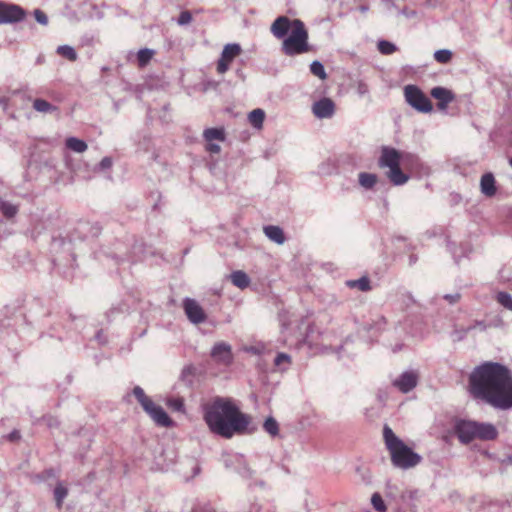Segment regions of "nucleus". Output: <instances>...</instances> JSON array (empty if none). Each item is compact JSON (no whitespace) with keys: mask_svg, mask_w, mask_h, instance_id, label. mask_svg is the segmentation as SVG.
<instances>
[{"mask_svg":"<svg viewBox=\"0 0 512 512\" xmlns=\"http://www.w3.org/2000/svg\"><path fill=\"white\" fill-rule=\"evenodd\" d=\"M469 391L475 399L494 408H512V372L496 362H485L469 376Z\"/></svg>","mask_w":512,"mask_h":512,"instance_id":"1","label":"nucleus"},{"mask_svg":"<svg viewBox=\"0 0 512 512\" xmlns=\"http://www.w3.org/2000/svg\"><path fill=\"white\" fill-rule=\"evenodd\" d=\"M203 419L209 430L223 438L243 434L251 417L240 411L230 398L215 397L203 407Z\"/></svg>","mask_w":512,"mask_h":512,"instance_id":"2","label":"nucleus"},{"mask_svg":"<svg viewBox=\"0 0 512 512\" xmlns=\"http://www.w3.org/2000/svg\"><path fill=\"white\" fill-rule=\"evenodd\" d=\"M383 440L393 466L408 470L421 463V455L406 445L388 425L383 428Z\"/></svg>","mask_w":512,"mask_h":512,"instance_id":"3","label":"nucleus"},{"mask_svg":"<svg viewBox=\"0 0 512 512\" xmlns=\"http://www.w3.org/2000/svg\"><path fill=\"white\" fill-rule=\"evenodd\" d=\"M401 161L402 153L397 149L388 146L381 148L378 166L381 169H387L385 175L395 186L404 185L409 180V175L401 169Z\"/></svg>","mask_w":512,"mask_h":512,"instance_id":"4","label":"nucleus"},{"mask_svg":"<svg viewBox=\"0 0 512 512\" xmlns=\"http://www.w3.org/2000/svg\"><path fill=\"white\" fill-rule=\"evenodd\" d=\"M282 51L288 56L299 55L309 51L308 31L301 20H293V29L290 35L284 39Z\"/></svg>","mask_w":512,"mask_h":512,"instance_id":"5","label":"nucleus"},{"mask_svg":"<svg viewBox=\"0 0 512 512\" xmlns=\"http://www.w3.org/2000/svg\"><path fill=\"white\" fill-rule=\"evenodd\" d=\"M133 395L140 403L143 410L156 423V425L161 427H171L173 425L172 419L168 416L164 409L161 406L155 404L153 400L145 394L141 387H134Z\"/></svg>","mask_w":512,"mask_h":512,"instance_id":"6","label":"nucleus"},{"mask_svg":"<svg viewBox=\"0 0 512 512\" xmlns=\"http://www.w3.org/2000/svg\"><path fill=\"white\" fill-rule=\"evenodd\" d=\"M404 97L406 102L415 110L421 113H430L433 105L430 99L416 85H407L404 87Z\"/></svg>","mask_w":512,"mask_h":512,"instance_id":"7","label":"nucleus"},{"mask_svg":"<svg viewBox=\"0 0 512 512\" xmlns=\"http://www.w3.org/2000/svg\"><path fill=\"white\" fill-rule=\"evenodd\" d=\"M241 52L242 49L239 44L233 43L225 45L217 63V73H226L230 68V64L241 54Z\"/></svg>","mask_w":512,"mask_h":512,"instance_id":"8","label":"nucleus"},{"mask_svg":"<svg viewBox=\"0 0 512 512\" xmlns=\"http://www.w3.org/2000/svg\"><path fill=\"white\" fill-rule=\"evenodd\" d=\"M25 15L26 12L20 6L0 2V24L19 22Z\"/></svg>","mask_w":512,"mask_h":512,"instance_id":"9","label":"nucleus"},{"mask_svg":"<svg viewBox=\"0 0 512 512\" xmlns=\"http://www.w3.org/2000/svg\"><path fill=\"white\" fill-rule=\"evenodd\" d=\"M183 309L190 322L194 324L203 323L207 316L201 305L194 299L186 298L183 300Z\"/></svg>","mask_w":512,"mask_h":512,"instance_id":"10","label":"nucleus"},{"mask_svg":"<svg viewBox=\"0 0 512 512\" xmlns=\"http://www.w3.org/2000/svg\"><path fill=\"white\" fill-rule=\"evenodd\" d=\"M476 421L460 420L455 425V434L459 441L463 444H468L476 440Z\"/></svg>","mask_w":512,"mask_h":512,"instance_id":"11","label":"nucleus"},{"mask_svg":"<svg viewBox=\"0 0 512 512\" xmlns=\"http://www.w3.org/2000/svg\"><path fill=\"white\" fill-rule=\"evenodd\" d=\"M211 357L219 364L228 366L233 361L231 346L225 342H218L211 351Z\"/></svg>","mask_w":512,"mask_h":512,"instance_id":"12","label":"nucleus"},{"mask_svg":"<svg viewBox=\"0 0 512 512\" xmlns=\"http://www.w3.org/2000/svg\"><path fill=\"white\" fill-rule=\"evenodd\" d=\"M335 108L334 101L324 97L312 105V112L319 119L331 118L335 113Z\"/></svg>","mask_w":512,"mask_h":512,"instance_id":"13","label":"nucleus"},{"mask_svg":"<svg viewBox=\"0 0 512 512\" xmlns=\"http://www.w3.org/2000/svg\"><path fill=\"white\" fill-rule=\"evenodd\" d=\"M293 29V20L291 21L286 16H279L275 19V21L271 25L272 34L278 38H284L289 30Z\"/></svg>","mask_w":512,"mask_h":512,"instance_id":"14","label":"nucleus"},{"mask_svg":"<svg viewBox=\"0 0 512 512\" xmlns=\"http://www.w3.org/2000/svg\"><path fill=\"white\" fill-rule=\"evenodd\" d=\"M430 94L433 98H435L438 101L437 107L440 110L446 109L449 103H451L454 100L453 93L450 90L443 87H434L433 89H431Z\"/></svg>","mask_w":512,"mask_h":512,"instance_id":"15","label":"nucleus"},{"mask_svg":"<svg viewBox=\"0 0 512 512\" xmlns=\"http://www.w3.org/2000/svg\"><path fill=\"white\" fill-rule=\"evenodd\" d=\"M476 439L482 441L495 440L498 437V431L496 427L491 423H480L476 422Z\"/></svg>","mask_w":512,"mask_h":512,"instance_id":"16","label":"nucleus"},{"mask_svg":"<svg viewBox=\"0 0 512 512\" xmlns=\"http://www.w3.org/2000/svg\"><path fill=\"white\" fill-rule=\"evenodd\" d=\"M417 384V376L413 372L403 373L399 379L394 382V385L399 388L403 393L411 391Z\"/></svg>","mask_w":512,"mask_h":512,"instance_id":"17","label":"nucleus"},{"mask_svg":"<svg viewBox=\"0 0 512 512\" xmlns=\"http://www.w3.org/2000/svg\"><path fill=\"white\" fill-rule=\"evenodd\" d=\"M481 192L487 197H493L496 194V181L491 173H486L481 177Z\"/></svg>","mask_w":512,"mask_h":512,"instance_id":"18","label":"nucleus"},{"mask_svg":"<svg viewBox=\"0 0 512 512\" xmlns=\"http://www.w3.org/2000/svg\"><path fill=\"white\" fill-rule=\"evenodd\" d=\"M265 235L277 244H283L285 242V236L282 229L278 226L269 225L264 227Z\"/></svg>","mask_w":512,"mask_h":512,"instance_id":"19","label":"nucleus"},{"mask_svg":"<svg viewBox=\"0 0 512 512\" xmlns=\"http://www.w3.org/2000/svg\"><path fill=\"white\" fill-rule=\"evenodd\" d=\"M230 280L233 283V285H235L236 287H238L240 289H245L250 284V279H249L248 275L241 270L234 271L230 275Z\"/></svg>","mask_w":512,"mask_h":512,"instance_id":"20","label":"nucleus"},{"mask_svg":"<svg viewBox=\"0 0 512 512\" xmlns=\"http://www.w3.org/2000/svg\"><path fill=\"white\" fill-rule=\"evenodd\" d=\"M264 119L265 112L260 108L254 109L248 114L249 123L256 129L263 127Z\"/></svg>","mask_w":512,"mask_h":512,"instance_id":"21","label":"nucleus"},{"mask_svg":"<svg viewBox=\"0 0 512 512\" xmlns=\"http://www.w3.org/2000/svg\"><path fill=\"white\" fill-rule=\"evenodd\" d=\"M346 285L351 289H358L359 291L363 292L371 290L370 280L366 276H363L357 280H348Z\"/></svg>","mask_w":512,"mask_h":512,"instance_id":"22","label":"nucleus"},{"mask_svg":"<svg viewBox=\"0 0 512 512\" xmlns=\"http://www.w3.org/2000/svg\"><path fill=\"white\" fill-rule=\"evenodd\" d=\"M358 178L360 185L365 189H372L378 181L377 175L366 172L360 173Z\"/></svg>","mask_w":512,"mask_h":512,"instance_id":"23","label":"nucleus"},{"mask_svg":"<svg viewBox=\"0 0 512 512\" xmlns=\"http://www.w3.org/2000/svg\"><path fill=\"white\" fill-rule=\"evenodd\" d=\"M66 147L77 153H83L87 150V144L83 140L75 137L67 138Z\"/></svg>","mask_w":512,"mask_h":512,"instance_id":"24","label":"nucleus"},{"mask_svg":"<svg viewBox=\"0 0 512 512\" xmlns=\"http://www.w3.org/2000/svg\"><path fill=\"white\" fill-rule=\"evenodd\" d=\"M203 135L205 140L208 142H212L213 140H225V133L222 128H208L204 131Z\"/></svg>","mask_w":512,"mask_h":512,"instance_id":"25","label":"nucleus"},{"mask_svg":"<svg viewBox=\"0 0 512 512\" xmlns=\"http://www.w3.org/2000/svg\"><path fill=\"white\" fill-rule=\"evenodd\" d=\"M67 495L68 489L62 483H58L54 489V499L58 509L62 508L63 501Z\"/></svg>","mask_w":512,"mask_h":512,"instance_id":"26","label":"nucleus"},{"mask_svg":"<svg viewBox=\"0 0 512 512\" xmlns=\"http://www.w3.org/2000/svg\"><path fill=\"white\" fill-rule=\"evenodd\" d=\"M57 54L71 62L76 61L78 57L75 49L68 45L59 46L57 48Z\"/></svg>","mask_w":512,"mask_h":512,"instance_id":"27","label":"nucleus"},{"mask_svg":"<svg viewBox=\"0 0 512 512\" xmlns=\"http://www.w3.org/2000/svg\"><path fill=\"white\" fill-rule=\"evenodd\" d=\"M154 52L150 49H141L137 53V62L140 68L145 67L152 59Z\"/></svg>","mask_w":512,"mask_h":512,"instance_id":"28","label":"nucleus"},{"mask_svg":"<svg viewBox=\"0 0 512 512\" xmlns=\"http://www.w3.org/2000/svg\"><path fill=\"white\" fill-rule=\"evenodd\" d=\"M33 108L41 113H48L56 110V107L44 99H35L33 102Z\"/></svg>","mask_w":512,"mask_h":512,"instance_id":"29","label":"nucleus"},{"mask_svg":"<svg viewBox=\"0 0 512 512\" xmlns=\"http://www.w3.org/2000/svg\"><path fill=\"white\" fill-rule=\"evenodd\" d=\"M263 428L271 436H276L279 433V425L273 417H268L265 420Z\"/></svg>","mask_w":512,"mask_h":512,"instance_id":"30","label":"nucleus"},{"mask_svg":"<svg viewBox=\"0 0 512 512\" xmlns=\"http://www.w3.org/2000/svg\"><path fill=\"white\" fill-rule=\"evenodd\" d=\"M434 59L440 64H447L452 59V52L447 49L437 50L434 53Z\"/></svg>","mask_w":512,"mask_h":512,"instance_id":"31","label":"nucleus"},{"mask_svg":"<svg viewBox=\"0 0 512 512\" xmlns=\"http://www.w3.org/2000/svg\"><path fill=\"white\" fill-rule=\"evenodd\" d=\"M310 71L313 75L324 80L327 78L324 66L319 61H313L310 65Z\"/></svg>","mask_w":512,"mask_h":512,"instance_id":"32","label":"nucleus"},{"mask_svg":"<svg viewBox=\"0 0 512 512\" xmlns=\"http://www.w3.org/2000/svg\"><path fill=\"white\" fill-rule=\"evenodd\" d=\"M378 50L384 55H390L396 51V46L389 41L382 40L378 43Z\"/></svg>","mask_w":512,"mask_h":512,"instance_id":"33","label":"nucleus"},{"mask_svg":"<svg viewBox=\"0 0 512 512\" xmlns=\"http://www.w3.org/2000/svg\"><path fill=\"white\" fill-rule=\"evenodd\" d=\"M17 211L18 209L15 205L8 202L1 203V212L5 217L12 218L16 215Z\"/></svg>","mask_w":512,"mask_h":512,"instance_id":"34","label":"nucleus"},{"mask_svg":"<svg viewBox=\"0 0 512 512\" xmlns=\"http://www.w3.org/2000/svg\"><path fill=\"white\" fill-rule=\"evenodd\" d=\"M497 301L506 309L512 311V297L506 292H499L497 294Z\"/></svg>","mask_w":512,"mask_h":512,"instance_id":"35","label":"nucleus"},{"mask_svg":"<svg viewBox=\"0 0 512 512\" xmlns=\"http://www.w3.org/2000/svg\"><path fill=\"white\" fill-rule=\"evenodd\" d=\"M371 502H372V505L375 508V510H377L378 512L386 511V505H385L382 497L378 493L373 494V496L371 498Z\"/></svg>","mask_w":512,"mask_h":512,"instance_id":"36","label":"nucleus"},{"mask_svg":"<svg viewBox=\"0 0 512 512\" xmlns=\"http://www.w3.org/2000/svg\"><path fill=\"white\" fill-rule=\"evenodd\" d=\"M283 363L290 364L291 357L286 353H279L274 360V364L275 366L280 367Z\"/></svg>","mask_w":512,"mask_h":512,"instance_id":"37","label":"nucleus"},{"mask_svg":"<svg viewBox=\"0 0 512 512\" xmlns=\"http://www.w3.org/2000/svg\"><path fill=\"white\" fill-rule=\"evenodd\" d=\"M34 16L36 21L39 22L40 24L46 25L48 23V18L43 11L36 9L34 11Z\"/></svg>","mask_w":512,"mask_h":512,"instance_id":"38","label":"nucleus"},{"mask_svg":"<svg viewBox=\"0 0 512 512\" xmlns=\"http://www.w3.org/2000/svg\"><path fill=\"white\" fill-rule=\"evenodd\" d=\"M192 20V15L189 11H183L180 13L178 23L180 25L189 24Z\"/></svg>","mask_w":512,"mask_h":512,"instance_id":"39","label":"nucleus"},{"mask_svg":"<svg viewBox=\"0 0 512 512\" xmlns=\"http://www.w3.org/2000/svg\"><path fill=\"white\" fill-rule=\"evenodd\" d=\"M168 405L177 411H181L183 409V401L180 399L169 400Z\"/></svg>","mask_w":512,"mask_h":512,"instance_id":"40","label":"nucleus"},{"mask_svg":"<svg viewBox=\"0 0 512 512\" xmlns=\"http://www.w3.org/2000/svg\"><path fill=\"white\" fill-rule=\"evenodd\" d=\"M207 151H209L210 153H219L221 148L218 144H214V143H211L209 142L207 147H206Z\"/></svg>","mask_w":512,"mask_h":512,"instance_id":"41","label":"nucleus"},{"mask_svg":"<svg viewBox=\"0 0 512 512\" xmlns=\"http://www.w3.org/2000/svg\"><path fill=\"white\" fill-rule=\"evenodd\" d=\"M20 432L18 430H14L12 431L8 436V440L11 441V442H15V441H18L20 439Z\"/></svg>","mask_w":512,"mask_h":512,"instance_id":"42","label":"nucleus"},{"mask_svg":"<svg viewBox=\"0 0 512 512\" xmlns=\"http://www.w3.org/2000/svg\"><path fill=\"white\" fill-rule=\"evenodd\" d=\"M100 165H101V167H102V168H104V169L111 167V165H112V160H111V158H109V157H105V158H103V159L101 160V162H100Z\"/></svg>","mask_w":512,"mask_h":512,"instance_id":"43","label":"nucleus"},{"mask_svg":"<svg viewBox=\"0 0 512 512\" xmlns=\"http://www.w3.org/2000/svg\"><path fill=\"white\" fill-rule=\"evenodd\" d=\"M445 299L448 300L450 303H456L459 301L460 295L459 294L445 295Z\"/></svg>","mask_w":512,"mask_h":512,"instance_id":"44","label":"nucleus"},{"mask_svg":"<svg viewBox=\"0 0 512 512\" xmlns=\"http://www.w3.org/2000/svg\"><path fill=\"white\" fill-rule=\"evenodd\" d=\"M509 164L511 165L512 167V157L509 159Z\"/></svg>","mask_w":512,"mask_h":512,"instance_id":"45","label":"nucleus"}]
</instances>
